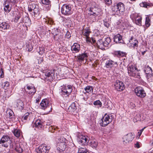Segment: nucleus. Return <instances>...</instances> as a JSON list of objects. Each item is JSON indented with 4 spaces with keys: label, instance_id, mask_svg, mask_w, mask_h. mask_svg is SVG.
<instances>
[{
    "label": "nucleus",
    "instance_id": "obj_13",
    "mask_svg": "<svg viewBox=\"0 0 153 153\" xmlns=\"http://www.w3.org/2000/svg\"><path fill=\"white\" fill-rule=\"evenodd\" d=\"M77 140L80 144L82 145H85L88 143V139L86 136L80 135H79Z\"/></svg>",
    "mask_w": 153,
    "mask_h": 153
},
{
    "label": "nucleus",
    "instance_id": "obj_53",
    "mask_svg": "<svg viewBox=\"0 0 153 153\" xmlns=\"http://www.w3.org/2000/svg\"><path fill=\"white\" fill-rule=\"evenodd\" d=\"M53 37L55 40H58L59 38L58 37V35L57 34H54Z\"/></svg>",
    "mask_w": 153,
    "mask_h": 153
},
{
    "label": "nucleus",
    "instance_id": "obj_22",
    "mask_svg": "<svg viewBox=\"0 0 153 153\" xmlns=\"http://www.w3.org/2000/svg\"><path fill=\"white\" fill-rule=\"evenodd\" d=\"M10 27L9 24L5 22H0V28L1 29V30L8 29Z\"/></svg>",
    "mask_w": 153,
    "mask_h": 153
},
{
    "label": "nucleus",
    "instance_id": "obj_16",
    "mask_svg": "<svg viewBox=\"0 0 153 153\" xmlns=\"http://www.w3.org/2000/svg\"><path fill=\"white\" fill-rule=\"evenodd\" d=\"M49 102L46 99L43 100L40 103V108L42 109H45L49 105Z\"/></svg>",
    "mask_w": 153,
    "mask_h": 153
},
{
    "label": "nucleus",
    "instance_id": "obj_26",
    "mask_svg": "<svg viewBox=\"0 0 153 153\" xmlns=\"http://www.w3.org/2000/svg\"><path fill=\"white\" fill-rule=\"evenodd\" d=\"M76 104L75 102L72 103L69 106L68 110L69 112H72L76 109Z\"/></svg>",
    "mask_w": 153,
    "mask_h": 153
},
{
    "label": "nucleus",
    "instance_id": "obj_27",
    "mask_svg": "<svg viewBox=\"0 0 153 153\" xmlns=\"http://www.w3.org/2000/svg\"><path fill=\"white\" fill-rule=\"evenodd\" d=\"M54 74L51 72H48L46 73L45 75L46 76V79L48 80H51L53 79V76L54 75Z\"/></svg>",
    "mask_w": 153,
    "mask_h": 153
},
{
    "label": "nucleus",
    "instance_id": "obj_32",
    "mask_svg": "<svg viewBox=\"0 0 153 153\" xmlns=\"http://www.w3.org/2000/svg\"><path fill=\"white\" fill-rule=\"evenodd\" d=\"M112 11L114 12V13L117 15H119L120 14V13L118 10V7L117 4L114 6L112 7Z\"/></svg>",
    "mask_w": 153,
    "mask_h": 153
},
{
    "label": "nucleus",
    "instance_id": "obj_48",
    "mask_svg": "<svg viewBox=\"0 0 153 153\" xmlns=\"http://www.w3.org/2000/svg\"><path fill=\"white\" fill-rule=\"evenodd\" d=\"M94 104L95 105H99L100 107H101L102 105L101 102L99 100L94 101Z\"/></svg>",
    "mask_w": 153,
    "mask_h": 153
},
{
    "label": "nucleus",
    "instance_id": "obj_45",
    "mask_svg": "<svg viewBox=\"0 0 153 153\" xmlns=\"http://www.w3.org/2000/svg\"><path fill=\"white\" fill-rule=\"evenodd\" d=\"M90 31L88 30H85L83 32V34L86 37H88L89 35Z\"/></svg>",
    "mask_w": 153,
    "mask_h": 153
},
{
    "label": "nucleus",
    "instance_id": "obj_64",
    "mask_svg": "<svg viewBox=\"0 0 153 153\" xmlns=\"http://www.w3.org/2000/svg\"><path fill=\"white\" fill-rule=\"evenodd\" d=\"M150 143L152 146H153V139L151 141Z\"/></svg>",
    "mask_w": 153,
    "mask_h": 153
},
{
    "label": "nucleus",
    "instance_id": "obj_35",
    "mask_svg": "<svg viewBox=\"0 0 153 153\" xmlns=\"http://www.w3.org/2000/svg\"><path fill=\"white\" fill-rule=\"evenodd\" d=\"M27 88L29 90L32 89V90H33V91H30V92H29V93L30 94H31L33 95L36 92V91L35 89L33 87L30 86H27Z\"/></svg>",
    "mask_w": 153,
    "mask_h": 153
},
{
    "label": "nucleus",
    "instance_id": "obj_60",
    "mask_svg": "<svg viewBox=\"0 0 153 153\" xmlns=\"http://www.w3.org/2000/svg\"><path fill=\"white\" fill-rule=\"evenodd\" d=\"M33 11L34 15H35L37 13V12L36 9L35 8L33 10ZM37 11L38 12V10H37Z\"/></svg>",
    "mask_w": 153,
    "mask_h": 153
},
{
    "label": "nucleus",
    "instance_id": "obj_30",
    "mask_svg": "<svg viewBox=\"0 0 153 153\" xmlns=\"http://www.w3.org/2000/svg\"><path fill=\"white\" fill-rule=\"evenodd\" d=\"M15 13L16 15H15V18L14 21L15 22H17L19 19L21 17V15L19 12L18 11H15Z\"/></svg>",
    "mask_w": 153,
    "mask_h": 153
},
{
    "label": "nucleus",
    "instance_id": "obj_23",
    "mask_svg": "<svg viewBox=\"0 0 153 153\" xmlns=\"http://www.w3.org/2000/svg\"><path fill=\"white\" fill-rule=\"evenodd\" d=\"M117 4L120 12V14H122L123 12L124 11V7L123 4L122 3L120 2Z\"/></svg>",
    "mask_w": 153,
    "mask_h": 153
},
{
    "label": "nucleus",
    "instance_id": "obj_49",
    "mask_svg": "<svg viewBox=\"0 0 153 153\" xmlns=\"http://www.w3.org/2000/svg\"><path fill=\"white\" fill-rule=\"evenodd\" d=\"M27 49L29 51H32L33 49V46L31 44H28L26 45Z\"/></svg>",
    "mask_w": 153,
    "mask_h": 153
},
{
    "label": "nucleus",
    "instance_id": "obj_46",
    "mask_svg": "<svg viewBox=\"0 0 153 153\" xmlns=\"http://www.w3.org/2000/svg\"><path fill=\"white\" fill-rule=\"evenodd\" d=\"M29 114H25L22 118V121L25 122L26 120H27Z\"/></svg>",
    "mask_w": 153,
    "mask_h": 153
},
{
    "label": "nucleus",
    "instance_id": "obj_5",
    "mask_svg": "<svg viewBox=\"0 0 153 153\" xmlns=\"http://www.w3.org/2000/svg\"><path fill=\"white\" fill-rule=\"evenodd\" d=\"M50 148L49 146H46L45 144H42L36 148V151L38 153H46L48 152Z\"/></svg>",
    "mask_w": 153,
    "mask_h": 153
},
{
    "label": "nucleus",
    "instance_id": "obj_6",
    "mask_svg": "<svg viewBox=\"0 0 153 153\" xmlns=\"http://www.w3.org/2000/svg\"><path fill=\"white\" fill-rule=\"evenodd\" d=\"M114 86L115 89L118 91L123 90L125 88V85L123 82L119 80H117L114 82Z\"/></svg>",
    "mask_w": 153,
    "mask_h": 153
},
{
    "label": "nucleus",
    "instance_id": "obj_20",
    "mask_svg": "<svg viewBox=\"0 0 153 153\" xmlns=\"http://www.w3.org/2000/svg\"><path fill=\"white\" fill-rule=\"evenodd\" d=\"M114 41L116 43H122L123 42L122 36L119 34H117L114 36Z\"/></svg>",
    "mask_w": 153,
    "mask_h": 153
},
{
    "label": "nucleus",
    "instance_id": "obj_18",
    "mask_svg": "<svg viewBox=\"0 0 153 153\" xmlns=\"http://www.w3.org/2000/svg\"><path fill=\"white\" fill-rule=\"evenodd\" d=\"M134 18L135 20V23L137 25L141 26V25L142 17L139 16L138 14L136 13L134 14Z\"/></svg>",
    "mask_w": 153,
    "mask_h": 153
},
{
    "label": "nucleus",
    "instance_id": "obj_38",
    "mask_svg": "<svg viewBox=\"0 0 153 153\" xmlns=\"http://www.w3.org/2000/svg\"><path fill=\"white\" fill-rule=\"evenodd\" d=\"M6 3L5 4V6L4 8V11L7 13H8L10 12V8L9 7V5H8V4L7 5L6 4Z\"/></svg>",
    "mask_w": 153,
    "mask_h": 153
},
{
    "label": "nucleus",
    "instance_id": "obj_29",
    "mask_svg": "<svg viewBox=\"0 0 153 153\" xmlns=\"http://www.w3.org/2000/svg\"><path fill=\"white\" fill-rule=\"evenodd\" d=\"M111 42V39L110 37H108L105 38L104 41V47H108Z\"/></svg>",
    "mask_w": 153,
    "mask_h": 153
},
{
    "label": "nucleus",
    "instance_id": "obj_54",
    "mask_svg": "<svg viewBox=\"0 0 153 153\" xmlns=\"http://www.w3.org/2000/svg\"><path fill=\"white\" fill-rule=\"evenodd\" d=\"M86 40L87 42H91L92 43L91 41V38H90V37H86Z\"/></svg>",
    "mask_w": 153,
    "mask_h": 153
},
{
    "label": "nucleus",
    "instance_id": "obj_12",
    "mask_svg": "<svg viewBox=\"0 0 153 153\" xmlns=\"http://www.w3.org/2000/svg\"><path fill=\"white\" fill-rule=\"evenodd\" d=\"M89 10L91 12L90 13L94 15V16H97L100 14L101 10L97 7H90Z\"/></svg>",
    "mask_w": 153,
    "mask_h": 153
},
{
    "label": "nucleus",
    "instance_id": "obj_25",
    "mask_svg": "<svg viewBox=\"0 0 153 153\" xmlns=\"http://www.w3.org/2000/svg\"><path fill=\"white\" fill-rule=\"evenodd\" d=\"M104 41L102 39H101L98 40L97 43L98 47L101 49L104 48L103 47H104Z\"/></svg>",
    "mask_w": 153,
    "mask_h": 153
},
{
    "label": "nucleus",
    "instance_id": "obj_52",
    "mask_svg": "<svg viewBox=\"0 0 153 153\" xmlns=\"http://www.w3.org/2000/svg\"><path fill=\"white\" fill-rule=\"evenodd\" d=\"M13 113L12 111L11 110H10V111L8 112L7 114L8 116H9V117L10 118H12Z\"/></svg>",
    "mask_w": 153,
    "mask_h": 153
},
{
    "label": "nucleus",
    "instance_id": "obj_4",
    "mask_svg": "<svg viewBox=\"0 0 153 153\" xmlns=\"http://www.w3.org/2000/svg\"><path fill=\"white\" fill-rule=\"evenodd\" d=\"M61 12L62 14L65 15H69L72 13L71 7L66 4L63 5L62 7Z\"/></svg>",
    "mask_w": 153,
    "mask_h": 153
},
{
    "label": "nucleus",
    "instance_id": "obj_59",
    "mask_svg": "<svg viewBox=\"0 0 153 153\" xmlns=\"http://www.w3.org/2000/svg\"><path fill=\"white\" fill-rule=\"evenodd\" d=\"M4 76V74L2 71H0V77H3Z\"/></svg>",
    "mask_w": 153,
    "mask_h": 153
},
{
    "label": "nucleus",
    "instance_id": "obj_55",
    "mask_svg": "<svg viewBox=\"0 0 153 153\" xmlns=\"http://www.w3.org/2000/svg\"><path fill=\"white\" fill-rule=\"evenodd\" d=\"M105 4L108 5H110L112 3L111 1H105L104 2Z\"/></svg>",
    "mask_w": 153,
    "mask_h": 153
},
{
    "label": "nucleus",
    "instance_id": "obj_56",
    "mask_svg": "<svg viewBox=\"0 0 153 153\" xmlns=\"http://www.w3.org/2000/svg\"><path fill=\"white\" fill-rule=\"evenodd\" d=\"M65 36L66 37L68 38H69L71 36V34H70V33L69 32H68V31L66 33Z\"/></svg>",
    "mask_w": 153,
    "mask_h": 153
},
{
    "label": "nucleus",
    "instance_id": "obj_11",
    "mask_svg": "<svg viewBox=\"0 0 153 153\" xmlns=\"http://www.w3.org/2000/svg\"><path fill=\"white\" fill-rule=\"evenodd\" d=\"M88 56L86 53H83L79 54L77 56H75V58L77 62L81 63L84 60H86Z\"/></svg>",
    "mask_w": 153,
    "mask_h": 153
},
{
    "label": "nucleus",
    "instance_id": "obj_63",
    "mask_svg": "<svg viewBox=\"0 0 153 153\" xmlns=\"http://www.w3.org/2000/svg\"><path fill=\"white\" fill-rule=\"evenodd\" d=\"M91 41L92 43H95L96 42L95 40L93 38H91Z\"/></svg>",
    "mask_w": 153,
    "mask_h": 153
},
{
    "label": "nucleus",
    "instance_id": "obj_2",
    "mask_svg": "<svg viewBox=\"0 0 153 153\" xmlns=\"http://www.w3.org/2000/svg\"><path fill=\"white\" fill-rule=\"evenodd\" d=\"M112 121V119L110 117V116L105 114L101 120L100 124L101 126L105 127Z\"/></svg>",
    "mask_w": 153,
    "mask_h": 153
},
{
    "label": "nucleus",
    "instance_id": "obj_15",
    "mask_svg": "<svg viewBox=\"0 0 153 153\" xmlns=\"http://www.w3.org/2000/svg\"><path fill=\"white\" fill-rule=\"evenodd\" d=\"M146 75V76L148 78L152 76L153 73L152 68L148 65L146 66L144 70Z\"/></svg>",
    "mask_w": 153,
    "mask_h": 153
},
{
    "label": "nucleus",
    "instance_id": "obj_37",
    "mask_svg": "<svg viewBox=\"0 0 153 153\" xmlns=\"http://www.w3.org/2000/svg\"><path fill=\"white\" fill-rule=\"evenodd\" d=\"M85 91L87 93H89V92L93 91V88L92 86H86L85 88Z\"/></svg>",
    "mask_w": 153,
    "mask_h": 153
},
{
    "label": "nucleus",
    "instance_id": "obj_40",
    "mask_svg": "<svg viewBox=\"0 0 153 153\" xmlns=\"http://www.w3.org/2000/svg\"><path fill=\"white\" fill-rule=\"evenodd\" d=\"M44 22H45L47 24H49L50 25H52L54 23L53 21L51 18H48V20L45 19Z\"/></svg>",
    "mask_w": 153,
    "mask_h": 153
},
{
    "label": "nucleus",
    "instance_id": "obj_24",
    "mask_svg": "<svg viewBox=\"0 0 153 153\" xmlns=\"http://www.w3.org/2000/svg\"><path fill=\"white\" fill-rule=\"evenodd\" d=\"M42 126V121L39 119H38L36 121L33 126H34L36 127L39 128H41Z\"/></svg>",
    "mask_w": 153,
    "mask_h": 153
},
{
    "label": "nucleus",
    "instance_id": "obj_39",
    "mask_svg": "<svg viewBox=\"0 0 153 153\" xmlns=\"http://www.w3.org/2000/svg\"><path fill=\"white\" fill-rule=\"evenodd\" d=\"M116 54L119 56H120L121 57L124 56L126 55V53L125 52L121 51H117L116 53Z\"/></svg>",
    "mask_w": 153,
    "mask_h": 153
},
{
    "label": "nucleus",
    "instance_id": "obj_14",
    "mask_svg": "<svg viewBox=\"0 0 153 153\" xmlns=\"http://www.w3.org/2000/svg\"><path fill=\"white\" fill-rule=\"evenodd\" d=\"M115 65H118L117 62H114L112 60H108L106 61L105 66L107 68L110 69L115 67Z\"/></svg>",
    "mask_w": 153,
    "mask_h": 153
},
{
    "label": "nucleus",
    "instance_id": "obj_47",
    "mask_svg": "<svg viewBox=\"0 0 153 153\" xmlns=\"http://www.w3.org/2000/svg\"><path fill=\"white\" fill-rule=\"evenodd\" d=\"M40 3L44 5H48L50 3V1H41Z\"/></svg>",
    "mask_w": 153,
    "mask_h": 153
},
{
    "label": "nucleus",
    "instance_id": "obj_8",
    "mask_svg": "<svg viewBox=\"0 0 153 153\" xmlns=\"http://www.w3.org/2000/svg\"><path fill=\"white\" fill-rule=\"evenodd\" d=\"M65 140V138H63V139L62 140L60 139L57 143V149L58 150L60 151H64L65 149L66 145Z\"/></svg>",
    "mask_w": 153,
    "mask_h": 153
},
{
    "label": "nucleus",
    "instance_id": "obj_36",
    "mask_svg": "<svg viewBox=\"0 0 153 153\" xmlns=\"http://www.w3.org/2000/svg\"><path fill=\"white\" fill-rule=\"evenodd\" d=\"M79 153H89L86 149L81 148L79 149L78 150Z\"/></svg>",
    "mask_w": 153,
    "mask_h": 153
},
{
    "label": "nucleus",
    "instance_id": "obj_7",
    "mask_svg": "<svg viewBox=\"0 0 153 153\" xmlns=\"http://www.w3.org/2000/svg\"><path fill=\"white\" fill-rule=\"evenodd\" d=\"M136 95L140 97H144L146 95V93L144 89L141 87H139L136 88L134 89Z\"/></svg>",
    "mask_w": 153,
    "mask_h": 153
},
{
    "label": "nucleus",
    "instance_id": "obj_17",
    "mask_svg": "<svg viewBox=\"0 0 153 153\" xmlns=\"http://www.w3.org/2000/svg\"><path fill=\"white\" fill-rule=\"evenodd\" d=\"M80 50V45L76 43H74L71 47V50L73 53L78 52Z\"/></svg>",
    "mask_w": 153,
    "mask_h": 153
},
{
    "label": "nucleus",
    "instance_id": "obj_51",
    "mask_svg": "<svg viewBox=\"0 0 153 153\" xmlns=\"http://www.w3.org/2000/svg\"><path fill=\"white\" fill-rule=\"evenodd\" d=\"M140 119L139 115L135 117L133 119L134 121V122H136L138 121H140Z\"/></svg>",
    "mask_w": 153,
    "mask_h": 153
},
{
    "label": "nucleus",
    "instance_id": "obj_57",
    "mask_svg": "<svg viewBox=\"0 0 153 153\" xmlns=\"http://www.w3.org/2000/svg\"><path fill=\"white\" fill-rule=\"evenodd\" d=\"M104 26L107 27H108L109 26V23L107 22H104Z\"/></svg>",
    "mask_w": 153,
    "mask_h": 153
},
{
    "label": "nucleus",
    "instance_id": "obj_41",
    "mask_svg": "<svg viewBox=\"0 0 153 153\" xmlns=\"http://www.w3.org/2000/svg\"><path fill=\"white\" fill-rule=\"evenodd\" d=\"M150 19L149 17H146V18L145 25L147 27L150 25Z\"/></svg>",
    "mask_w": 153,
    "mask_h": 153
},
{
    "label": "nucleus",
    "instance_id": "obj_10",
    "mask_svg": "<svg viewBox=\"0 0 153 153\" xmlns=\"http://www.w3.org/2000/svg\"><path fill=\"white\" fill-rule=\"evenodd\" d=\"M136 68L133 65L129 66L128 68V75L130 76L135 77L137 71Z\"/></svg>",
    "mask_w": 153,
    "mask_h": 153
},
{
    "label": "nucleus",
    "instance_id": "obj_19",
    "mask_svg": "<svg viewBox=\"0 0 153 153\" xmlns=\"http://www.w3.org/2000/svg\"><path fill=\"white\" fill-rule=\"evenodd\" d=\"M14 105L17 107H18L20 109L23 108L24 104L22 101L18 100H16L14 102Z\"/></svg>",
    "mask_w": 153,
    "mask_h": 153
},
{
    "label": "nucleus",
    "instance_id": "obj_28",
    "mask_svg": "<svg viewBox=\"0 0 153 153\" xmlns=\"http://www.w3.org/2000/svg\"><path fill=\"white\" fill-rule=\"evenodd\" d=\"M88 14L89 15V18L90 19V20H89L90 22L92 23L96 21V17L97 16H94V15H93L92 13H89Z\"/></svg>",
    "mask_w": 153,
    "mask_h": 153
},
{
    "label": "nucleus",
    "instance_id": "obj_62",
    "mask_svg": "<svg viewBox=\"0 0 153 153\" xmlns=\"http://www.w3.org/2000/svg\"><path fill=\"white\" fill-rule=\"evenodd\" d=\"M135 147H137V148H139L140 147L139 146V144L138 142L136 144H135Z\"/></svg>",
    "mask_w": 153,
    "mask_h": 153
},
{
    "label": "nucleus",
    "instance_id": "obj_50",
    "mask_svg": "<svg viewBox=\"0 0 153 153\" xmlns=\"http://www.w3.org/2000/svg\"><path fill=\"white\" fill-rule=\"evenodd\" d=\"M4 89L5 90L7 89L9 86V82H5L4 83Z\"/></svg>",
    "mask_w": 153,
    "mask_h": 153
},
{
    "label": "nucleus",
    "instance_id": "obj_43",
    "mask_svg": "<svg viewBox=\"0 0 153 153\" xmlns=\"http://www.w3.org/2000/svg\"><path fill=\"white\" fill-rule=\"evenodd\" d=\"M39 51H38L40 54L42 55L44 53L45 51V49L43 47H39Z\"/></svg>",
    "mask_w": 153,
    "mask_h": 153
},
{
    "label": "nucleus",
    "instance_id": "obj_61",
    "mask_svg": "<svg viewBox=\"0 0 153 153\" xmlns=\"http://www.w3.org/2000/svg\"><path fill=\"white\" fill-rule=\"evenodd\" d=\"M64 21H67L69 23H70L71 20H70V18H68V19H64Z\"/></svg>",
    "mask_w": 153,
    "mask_h": 153
},
{
    "label": "nucleus",
    "instance_id": "obj_42",
    "mask_svg": "<svg viewBox=\"0 0 153 153\" xmlns=\"http://www.w3.org/2000/svg\"><path fill=\"white\" fill-rule=\"evenodd\" d=\"M30 18L27 17H25L23 20V22L25 23H29L30 22Z\"/></svg>",
    "mask_w": 153,
    "mask_h": 153
},
{
    "label": "nucleus",
    "instance_id": "obj_21",
    "mask_svg": "<svg viewBox=\"0 0 153 153\" xmlns=\"http://www.w3.org/2000/svg\"><path fill=\"white\" fill-rule=\"evenodd\" d=\"M129 42L131 44V46L133 48L137 47L138 46V41L133 37H131L130 39Z\"/></svg>",
    "mask_w": 153,
    "mask_h": 153
},
{
    "label": "nucleus",
    "instance_id": "obj_44",
    "mask_svg": "<svg viewBox=\"0 0 153 153\" xmlns=\"http://www.w3.org/2000/svg\"><path fill=\"white\" fill-rule=\"evenodd\" d=\"M91 146L94 148H96L98 145V143L96 141H92L91 143Z\"/></svg>",
    "mask_w": 153,
    "mask_h": 153
},
{
    "label": "nucleus",
    "instance_id": "obj_3",
    "mask_svg": "<svg viewBox=\"0 0 153 153\" xmlns=\"http://www.w3.org/2000/svg\"><path fill=\"white\" fill-rule=\"evenodd\" d=\"M60 93L61 95L68 96L71 92L72 88L71 85L63 86L61 88Z\"/></svg>",
    "mask_w": 153,
    "mask_h": 153
},
{
    "label": "nucleus",
    "instance_id": "obj_31",
    "mask_svg": "<svg viewBox=\"0 0 153 153\" xmlns=\"http://www.w3.org/2000/svg\"><path fill=\"white\" fill-rule=\"evenodd\" d=\"M15 149L19 153H22L23 151V149L20 146L19 144H16Z\"/></svg>",
    "mask_w": 153,
    "mask_h": 153
},
{
    "label": "nucleus",
    "instance_id": "obj_34",
    "mask_svg": "<svg viewBox=\"0 0 153 153\" xmlns=\"http://www.w3.org/2000/svg\"><path fill=\"white\" fill-rule=\"evenodd\" d=\"M14 135L17 137H19L20 136V131L17 129H14L12 131Z\"/></svg>",
    "mask_w": 153,
    "mask_h": 153
},
{
    "label": "nucleus",
    "instance_id": "obj_33",
    "mask_svg": "<svg viewBox=\"0 0 153 153\" xmlns=\"http://www.w3.org/2000/svg\"><path fill=\"white\" fill-rule=\"evenodd\" d=\"M140 5L141 7L147 8L148 7H149L150 6H153V4H148L147 2H144L140 3Z\"/></svg>",
    "mask_w": 153,
    "mask_h": 153
},
{
    "label": "nucleus",
    "instance_id": "obj_9",
    "mask_svg": "<svg viewBox=\"0 0 153 153\" xmlns=\"http://www.w3.org/2000/svg\"><path fill=\"white\" fill-rule=\"evenodd\" d=\"M134 137L133 134L131 133H129L123 137V142L126 143L131 142L133 140Z\"/></svg>",
    "mask_w": 153,
    "mask_h": 153
},
{
    "label": "nucleus",
    "instance_id": "obj_58",
    "mask_svg": "<svg viewBox=\"0 0 153 153\" xmlns=\"http://www.w3.org/2000/svg\"><path fill=\"white\" fill-rule=\"evenodd\" d=\"M57 128L55 126H51L50 127L49 129L50 130H51V129H53V130H55L56 128Z\"/></svg>",
    "mask_w": 153,
    "mask_h": 153
},
{
    "label": "nucleus",
    "instance_id": "obj_1",
    "mask_svg": "<svg viewBox=\"0 0 153 153\" xmlns=\"http://www.w3.org/2000/svg\"><path fill=\"white\" fill-rule=\"evenodd\" d=\"M11 142L10 137L8 135L3 136L0 140V144H1L2 146L7 148L10 143V146L13 148V145L11 144Z\"/></svg>",
    "mask_w": 153,
    "mask_h": 153
}]
</instances>
